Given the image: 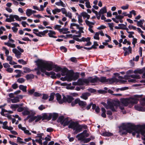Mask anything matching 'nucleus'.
I'll list each match as a JSON object with an SVG mask.
<instances>
[{
  "mask_svg": "<svg viewBox=\"0 0 145 145\" xmlns=\"http://www.w3.org/2000/svg\"><path fill=\"white\" fill-rule=\"evenodd\" d=\"M37 67L35 69L34 71H37V75L40 74L39 70H40L41 72H44L45 75L48 76L50 75V72H46V70L50 71L52 69V64L40 60L37 61Z\"/></svg>",
  "mask_w": 145,
  "mask_h": 145,
  "instance_id": "f257e3e1",
  "label": "nucleus"
},
{
  "mask_svg": "<svg viewBox=\"0 0 145 145\" xmlns=\"http://www.w3.org/2000/svg\"><path fill=\"white\" fill-rule=\"evenodd\" d=\"M82 16L84 18H87V19L85 20V22L86 25L89 26L88 30L91 33H93V31L92 28L93 27V25H95V21L91 22L88 20L89 19L90 16L86 12H84L82 13L81 15L78 14V22L80 25H82V23L83 22V20L82 19Z\"/></svg>",
  "mask_w": 145,
  "mask_h": 145,
  "instance_id": "f03ea898",
  "label": "nucleus"
},
{
  "mask_svg": "<svg viewBox=\"0 0 145 145\" xmlns=\"http://www.w3.org/2000/svg\"><path fill=\"white\" fill-rule=\"evenodd\" d=\"M141 96L140 95H136L133 98H126L122 99L121 100V103L125 106H127L129 104L133 105L134 104H137L138 103V101L139 100V98L141 97Z\"/></svg>",
  "mask_w": 145,
  "mask_h": 145,
  "instance_id": "7ed1b4c3",
  "label": "nucleus"
},
{
  "mask_svg": "<svg viewBox=\"0 0 145 145\" xmlns=\"http://www.w3.org/2000/svg\"><path fill=\"white\" fill-rule=\"evenodd\" d=\"M102 104L105 106L106 109H110L113 112H116L118 106L120 105V103L119 101H112L108 102L107 105L103 102L102 103Z\"/></svg>",
  "mask_w": 145,
  "mask_h": 145,
  "instance_id": "20e7f679",
  "label": "nucleus"
},
{
  "mask_svg": "<svg viewBox=\"0 0 145 145\" xmlns=\"http://www.w3.org/2000/svg\"><path fill=\"white\" fill-rule=\"evenodd\" d=\"M121 128L123 130H126L127 131L131 133L132 131L136 129V127L132 124L128 123L126 125H123Z\"/></svg>",
  "mask_w": 145,
  "mask_h": 145,
  "instance_id": "39448f33",
  "label": "nucleus"
},
{
  "mask_svg": "<svg viewBox=\"0 0 145 145\" xmlns=\"http://www.w3.org/2000/svg\"><path fill=\"white\" fill-rule=\"evenodd\" d=\"M17 48L19 51L16 48H15L12 49V51L15 54V56L18 59L21 57L22 53L24 52V50L21 48L19 46L17 47Z\"/></svg>",
  "mask_w": 145,
  "mask_h": 145,
  "instance_id": "423d86ee",
  "label": "nucleus"
},
{
  "mask_svg": "<svg viewBox=\"0 0 145 145\" xmlns=\"http://www.w3.org/2000/svg\"><path fill=\"white\" fill-rule=\"evenodd\" d=\"M145 125H142V126L138 127L135 130L136 133L137 134V137L138 138L139 137V133L145 137Z\"/></svg>",
  "mask_w": 145,
  "mask_h": 145,
  "instance_id": "0eeeda50",
  "label": "nucleus"
},
{
  "mask_svg": "<svg viewBox=\"0 0 145 145\" xmlns=\"http://www.w3.org/2000/svg\"><path fill=\"white\" fill-rule=\"evenodd\" d=\"M78 103L80 106L82 107H85L86 105V102L81 101L79 99H75L74 101L71 103V105L72 106H73Z\"/></svg>",
  "mask_w": 145,
  "mask_h": 145,
  "instance_id": "6e6552de",
  "label": "nucleus"
},
{
  "mask_svg": "<svg viewBox=\"0 0 145 145\" xmlns=\"http://www.w3.org/2000/svg\"><path fill=\"white\" fill-rule=\"evenodd\" d=\"M87 131L86 130L84 131L83 132L78 134L76 136V138L78 137V140H81L83 139L85 137H88L89 135V134L87 133Z\"/></svg>",
  "mask_w": 145,
  "mask_h": 145,
  "instance_id": "1a4fd4ad",
  "label": "nucleus"
},
{
  "mask_svg": "<svg viewBox=\"0 0 145 145\" xmlns=\"http://www.w3.org/2000/svg\"><path fill=\"white\" fill-rule=\"evenodd\" d=\"M33 33L35 34L37 36L39 37H42V36H44L46 34L48 33V30H44L43 31L39 32L38 33H36V32H38L39 30L37 29H34L33 30Z\"/></svg>",
  "mask_w": 145,
  "mask_h": 145,
  "instance_id": "9d476101",
  "label": "nucleus"
},
{
  "mask_svg": "<svg viewBox=\"0 0 145 145\" xmlns=\"http://www.w3.org/2000/svg\"><path fill=\"white\" fill-rule=\"evenodd\" d=\"M74 100V98L72 97L70 95L63 96V103L64 102H68V103H71Z\"/></svg>",
  "mask_w": 145,
  "mask_h": 145,
  "instance_id": "9b49d317",
  "label": "nucleus"
},
{
  "mask_svg": "<svg viewBox=\"0 0 145 145\" xmlns=\"http://www.w3.org/2000/svg\"><path fill=\"white\" fill-rule=\"evenodd\" d=\"M66 78L67 80L68 81H71L73 79V71H68L66 73Z\"/></svg>",
  "mask_w": 145,
  "mask_h": 145,
  "instance_id": "f8f14e48",
  "label": "nucleus"
},
{
  "mask_svg": "<svg viewBox=\"0 0 145 145\" xmlns=\"http://www.w3.org/2000/svg\"><path fill=\"white\" fill-rule=\"evenodd\" d=\"M52 114L51 113H50L48 115L46 113H44L42 114V120L46 119L48 120H50L52 117Z\"/></svg>",
  "mask_w": 145,
  "mask_h": 145,
  "instance_id": "ddd939ff",
  "label": "nucleus"
},
{
  "mask_svg": "<svg viewBox=\"0 0 145 145\" xmlns=\"http://www.w3.org/2000/svg\"><path fill=\"white\" fill-rule=\"evenodd\" d=\"M89 82H90L89 78L88 79H80L78 80V83L80 85H82L84 83L88 84Z\"/></svg>",
  "mask_w": 145,
  "mask_h": 145,
  "instance_id": "4468645a",
  "label": "nucleus"
},
{
  "mask_svg": "<svg viewBox=\"0 0 145 145\" xmlns=\"http://www.w3.org/2000/svg\"><path fill=\"white\" fill-rule=\"evenodd\" d=\"M35 114L34 112H32L31 111L29 110L28 109L24 110L22 112V114L24 115H28L30 114L34 115Z\"/></svg>",
  "mask_w": 145,
  "mask_h": 145,
  "instance_id": "2eb2a0df",
  "label": "nucleus"
},
{
  "mask_svg": "<svg viewBox=\"0 0 145 145\" xmlns=\"http://www.w3.org/2000/svg\"><path fill=\"white\" fill-rule=\"evenodd\" d=\"M107 82L108 83L110 84H112L114 82H117L119 81L118 79L115 78H111L107 79Z\"/></svg>",
  "mask_w": 145,
  "mask_h": 145,
  "instance_id": "dca6fc26",
  "label": "nucleus"
},
{
  "mask_svg": "<svg viewBox=\"0 0 145 145\" xmlns=\"http://www.w3.org/2000/svg\"><path fill=\"white\" fill-rule=\"evenodd\" d=\"M55 95L56 98V100L59 103L62 104L63 103V99H61V96L59 93L55 94Z\"/></svg>",
  "mask_w": 145,
  "mask_h": 145,
  "instance_id": "f3484780",
  "label": "nucleus"
},
{
  "mask_svg": "<svg viewBox=\"0 0 145 145\" xmlns=\"http://www.w3.org/2000/svg\"><path fill=\"white\" fill-rule=\"evenodd\" d=\"M83 126L79 125L78 123L74 129L75 130V133L76 134L82 131Z\"/></svg>",
  "mask_w": 145,
  "mask_h": 145,
  "instance_id": "a211bd4d",
  "label": "nucleus"
},
{
  "mask_svg": "<svg viewBox=\"0 0 145 145\" xmlns=\"http://www.w3.org/2000/svg\"><path fill=\"white\" fill-rule=\"evenodd\" d=\"M6 57H7V59L8 61H9V63L10 64L14 65L17 64L15 62L12 61V56H8Z\"/></svg>",
  "mask_w": 145,
  "mask_h": 145,
  "instance_id": "6ab92c4d",
  "label": "nucleus"
},
{
  "mask_svg": "<svg viewBox=\"0 0 145 145\" xmlns=\"http://www.w3.org/2000/svg\"><path fill=\"white\" fill-rule=\"evenodd\" d=\"M90 95V94L88 92H86L83 93L82 95L80 96V97L83 99L86 100L88 99V97Z\"/></svg>",
  "mask_w": 145,
  "mask_h": 145,
  "instance_id": "aec40b11",
  "label": "nucleus"
},
{
  "mask_svg": "<svg viewBox=\"0 0 145 145\" xmlns=\"http://www.w3.org/2000/svg\"><path fill=\"white\" fill-rule=\"evenodd\" d=\"M7 121H5L4 122H3L2 123L3 124V128L5 129H8V130H11L13 129V128L12 127H8L7 126Z\"/></svg>",
  "mask_w": 145,
  "mask_h": 145,
  "instance_id": "412c9836",
  "label": "nucleus"
},
{
  "mask_svg": "<svg viewBox=\"0 0 145 145\" xmlns=\"http://www.w3.org/2000/svg\"><path fill=\"white\" fill-rule=\"evenodd\" d=\"M37 137L39 138V139H37L35 140V141L38 142L40 144L42 145V140L44 139L43 138H42L41 134H39L37 136Z\"/></svg>",
  "mask_w": 145,
  "mask_h": 145,
  "instance_id": "4be33fe9",
  "label": "nucleus"
},
{
  "mask_svg": "<svg viewBox=\"0 0 145 145\" xmlns=\"http://www.w3.org/2000/svg\"><path fill=\"white\" fill-rule=\"evenodd\" d=\"M77 123L74 122H71V123L70 122L68 127L69 128H72L74 129L77 126Z\"/></svg>",
  "mask_w": 145,
  "mask_h": 145,
  "instance_id": "5701e85b",
  "label": "nucleus"
},
{
  "mask_svg": "<svg viewBox=\"0 0 145 145\" xmlns=\"http://www.w3.org/2000/svg\"><path fill=\"white\" fill-rule=\"evenodd\" d=\"M107 12L106 8L105 7H103L98 12L99 15H101Z\"/></svg>",
  "mask_w": 145,
  "mask_h": 145,
  "instance_id": "b1692460",
  "label": "nucleus"
},
{
  "mask_svg": "<svg viewBox=\"0 0 145 145\" xmlns=\"http://www.w3.org/2000/svg\"><path fill=\"white\" fill-rule=\"evenodd\" d=\"M70 120H69L68 118H64L63 121V126H65L66 125H68L70 123Z\"/></svg>",
  "mask_w": 145,
  "mask_h": 145,
  "instance_id": "393cba45",
  "label": "nucleus"
},
{
  "mask_svg": "<svg viewBox=\"0 0 145 145\" xmlns=\"http://www.w3.org/2000/svg\"><path fill=\"white\" fill-rule=\"evenodd\" d=\"M98 81H99L102 83L107 82V79L106 77H101L100 78H98Z\"/></svg>",
  "mask_w": 145,
  "mask_h": 145,
  "instance_id": "a878e982",
  "label": "nucleus"
},
{
  "mask_svg": "<svg viewBox=\"0 0 145 145\" xmlns=\"http://www.w3.org/2000/svg\"><path fill=\"white\" fill-rule=\"evenodd\" d=\"M145 71V68H143L141 69H138L135 70L134 71V73L135 74L138 73L139 74H142Z\"/></svg>",
  "mask_w": 145,
  "mask_h": 145,
  "instance_id": "bb28decb",
  "label": "nucleus"
},
{
  "mask_svg": "<svg viewBox=\"0 0 145 145\" xmlns=\"http://www.w3.org/2000/svg\"><path fill=\"white\" fill-rule=\"evenodd\" d=\"M89 80L90 82L91 83H95L98 81V78L97 77H95L94 78L90 77L89 78Z\"/></svg>",
  "mask_w": 145,
  "mask_h": 145,
  "instance_id": "cd10ccee",
  "label": "nucleus"
},
{
  "mask_svg": "<svg viewBox=\"0 0 145 145\" xmlns=\"http://www.w3.org/2000/svg\"><path fill=\"white\" fill-rule=\"evenodd\" d=\"M61 71L62 73L61 74L62 76H64L65 74L66 75V73L68 72V69L66 68H64L63 69L61 68Z\"/></svg>",
  "mask_w": 145,
  "mask_h": 145,
  "instance_id": "c85d7f7f",
  "label": "nucleus"
},
{
  "mask_svg": "<svg viewBox=\"0 0 145 145\" xmlns=\"http://www.w3.org/2000/svg\"><path fill=\"white\" fill-rule=\"evenodd\" d=\"M34 75L33 74H29L26 75L25 77L27 80L31 79L34 78Z\"/></svg>",
  "mask_w": 145,
  "mask_h": 145,
  "instance_id": "c756f323",
  "label": "nucleus"
},
{
  "mask_svg": "<svg viewBox=\"0 0 145 145\" xmlns=\"http://www.w3.org/2000/svg\"><path fill=\"white\" fill-rule=\"evenodd\" d=\"M53 68L55 69L53 70L56 72H58L61 70V68L57 66L56 65H55L54 67H52Z\"/></svg>",
  "mask_w": 145,
  "mask_h": 145,
  "instance_id": "7c9ffc66",
  "label": "nucleus"
},
{
  "mask_svg": "<svg viewBox=\"0 0 145 145\" xmlns=\"http://www.w3.org/2000/svg\"><path fill=\"white\" fill-rule=\"evenodd\" d=\"M64 119V118L63 116H59L57 120V122H60L61 124H63V121Z\"/></svg>",
  "mask_w": 145,
  "mask_h": 145,
  "instance_id": "2f4dec72",
  "label": "nucleus"
},
{
  "mask_svg": "<svg viewBox=\"0 0 145 145\" xmlns=\"http://www.w3.org/2000/svg\"><path fill=\"white\" fill-rule=\"evenodd\" d=\"M5 45H7L9 47H10L12 48H15L16 47V45L14 44H11L8 41V42H5Z\"/></svg>",
  "mask_w": 145,
  "mask_h": 145,
  "instance_id": "473e14b6",
  "label": "nucleus"
},
{
  "mask_svg": "<svg viewBox=\"0 0 145 145\" xmlns=\"http://www.w3.org/2000/svg\"><path fill=\"white\" fill-rule=\"evenodd\" d=\"M101 110L102 112L101 115V116L103 118H106V110L105 108H101Z\"/></svg>",
  "mask_w": 145,
  "mask_h": 145,
  "instance_id": "72a5a7b5",
  "label": "nucleus"
},
{
  "mask_svg": "<svg viewBox=\"0 0 145 145\" xmlns=\"http://www.w3.org/2000/svg\"><path fill=\"white\" fill-rule=\"evenodd\" d=\"M19 89L23 91L24 92H26V88L27 87L26 86H24L23 85H20L19 86Z\"/></svg>",
  "mask_w": 145,
  "mask_h": 145,
  "instance_id": "f704fd0d",
  "label": "nucleus"
},
{
  "mask_svg": "<svg viewBox=\"0 0 145 145\" xmlns=\"http://www.w3.org/2000/svg\"><path fill=\"white\" fill-rule=\"evenodd\" d=\"M26 13L27 16H29L32 14V10L31 9H27L26 10Z\"/></svg>",
  "mask_w": 145,
  "mask_h": 145,
  "instance_id": "c9c22d12",
  "label": "nucleus"
},
{
  "mask_svg": "<svg viewBox=\"0 0 145 145\" xmlns=\"http://www.w3.org/2000/svg\"><path fill=\"white\" fill-rule=\"evenodd\" d=\"M55 95V93L54 92L52 93H50V95L49 96L50 98L49 99V101H53L54 97V96Z\"/></svg>",
  "mask_w": 145,
  "mask_h": 145,
  "instance_id": "e433bc0d",
  "label": "nucleus"
},
{
  "mask_svg": "<svg viewBox=\"0 0 145 145\" xmlns=\"http://www.w3.org/2000/svg\"><path fill=\"white\" fill-rule=\"evenodd\" d=\"M55 4L57 6H61L63 7H65V5L63 3V2L61 0H59V1L56 2Z\"/></svg>",
  "mask_w": 145,
  "mask_h": 145,
  "instance_id": "4c0bfd02",
  "label": "nucleus"
},
{
  "mask_svg": "<svg viewBox=\"0 0 145 145\" xmlns=\"http://www.w3.org/2000/svg\"><path fill=\"white\" fill-rule=\"evenodd\" d=\"M135 108L137 110L139 111H143L144 109L138 105H136L135 106Z\"/></svg>",
  "mask_w": 145,
  "mask_h": 145,
  "instance_id": "58836bf2",
  "label": "nucleus"
},
{
  "mask_svg": "<svg viewBox=\"0 0 145 145\" xmlns=\"http://www.w3.org/2000/svg\"><path fill=\"white\" fill-rule=\"evenodd\" d=\"M144 21V20H140L139 21L137 22V25L138 26L140 27L142 26H143L142 25L143 24V22Z\"/></svg>",
  "mask_w": 145,
  "mask_h": 145,
  "instance_id": "ea45409f",
  "label": "nucleus"
},
{
  "mask_svg": "<svg viewBox=\"0 0 145 145\" xmlns=\"http://www.w3.org/2000/svg\"><path fill=\"white\" fill-rule=\"evenodd\" d=\"M11 101L13 103H16L19 102V99H18V97H16L13 99H11Z\"/></svg>",
  "mask_w": 145,
  "mask_h": 145,
  "instance_id": "a19ab883",
  "label": "nucleus"
},
{
  "mask_svg": "<svg viewBox=\"0 0 145 145\" xmlns=\"http://www.w3.org/2000/svg\"><path fill=\"white\" fill-rule=\"evenodd\" d=\"M129 77L135 79H139L140 78V77L139 75L133 74L130 76Z\"/></svg>",
  "mask_w": 145,
  "mask_h": 145,
  "instance_id": "79ce46f5",
  "label": "nucleus"
},
{
  "mask_svg": "<svg viewBox=\"0 0 145 145\" xmlns=\"http://www.w3.org/2000/svg\"><path fill=\"white\" fill-rule=\"evenodd\" d=\"M52 13L54 14H55L57 12H59L61 11V9L57 8H55L52 11Z\"/></svg>",
  "mask_w": 145,
  "mask_h": 145,
  "instance_id": "37998d69",
  "label": "nucleus"
},
{
  "mask_svg": "<svg viewBox=\"0 0 145 145\" xmlns=\"http://www.w3.org/2000/svg\"><path fill=\"white\" fill-rule=\"evenodd\" d=\"M23 69L24 70V72L25 73L29 72L33 70H30L29 68L27 67L23 68Z\"/></svg>",
  "mask_w": 145,
  "mask_h": 145,
  "instance_id": "c03bdc74",
  "label": "nucleus"
},
{
  "mask_svg": "<svg viewBox=\"0 0 145 145\" xmlns=\"http://www.w3.org/2000/svg\"><path fill=\"white\" fill-rule=\"evenodd\" d=\"M25 79L23 78H20L18 79L17 82L20 83H22L24 82L25 81Z\"/></svg>",
  "mask_w": 145,
  "mask_h": 145,
  "instance_id": "a18cd8bd",
  "label": "nucleus"
},
{
  "mask_svg": "<svg viewBox=\"0 0 145 145\" xmlns=\"http://www.w3.org/2000/svg\"><path fill=\"white\" fill-rule=\"evenodd\" d=\"M72 26H76V28L77 29L80 26L78 24H76L74 23H72L71 24L70 28L72 29H73V27H72Z\"/></svg>",
  "mask_w": 145,
  "mask_h": 145,
  "instance_id": "49530a36",
  "label": "nucleus"
},
{
  "mask_svg": "<svg viewBox=\"0 0 145 145\" xmlns=\"http://www.w3.org/2000/svg\"><path fill=\"white\" fill-rule=\"evenodd\" d=\"M90 38L89 37H87V38H85L84 37H82V39H81V42L82 41H86L88 42L90 40Z\"/></svg>",
  "mask_w": 145,
  "mask_h": 145,
  "instance_id": "de8ad7c7",
  "label": "nucleus"
},
{
  "mask_svg": "<svg viewBox=\"0 0 145 145\" xmlns=\"http://www.w3.org/2000/svg\"><path fill=\"white\" fill-rule=\"evenodd\" d=\"M65 15L66 17H68L69 18L72 19V14L71 12H67Z\"/></svg>",
  "mask_w": 145,
  "mask_h": 145,
  "instance_id": "09e8293b",
  "label": "nucleus"
},
{
  "mask_svg": "<svg viewBox=\"0 0 145 145\" xmlns=\"http://www.w3.org/2000/svg\"><path fill=\"white\" fill-rule=\"evenodd\" d=\"M58 115L57 113H54L52 114V120H55L57 118Z\"/></svg>",
  "mask_w": 145,
  "mask_h": 145,
  "instance_id": "8fccbe9b",
  "label": "nucleus"
},
{
  "mask_svg": "<svg viewBox=\"0 0 145 145\" xmlns=\"http://www.w3.org/2000/svg\"><path fill=\"white\" fill-rule=\"evenodd\" d=\"M17 141L20 144H25V143L23 141V139L20 137H18Z\"/></svg>",
  "mask_w": 145,
  "mask_h": 145,
  "instance_id": "3c124183",
  "label": "nucleus"
},
{
  "mask_svg": "<svg viewBox=\"0 0 145 145\" xmlns=\"http://www.w3.org/2000/svg\"><path fill=\"white\" fill-rule=\"evenodd\" d=\"M19 106V105L17 104H12L11 105L10 108L12 109H16Z\"/></svg>",
  "mask_w": 145,
  "mask_h": 145,
  "instance_id": "603ef678",
  "label": "nucleus"
},
{
  "mask_svg": "<svg viewBox=\"0 0 145 145\" xmlns=\"http://www.w3.org/2000/svg\"><path fill=\"white\" fill-rule=\"evenodd\" d=\"M123 49L124 51H127V50L128 49L129 52V53L131 54L132 53V48L130 46H129L128 48L125 47H124L123 48Z\"/></svg>",
  "mask_w": 145,
  "mask_h": 145,
  "instance_id": "864d4df0",
  "label": "nucleus"
},
{
  "mask_svg": "<svg viewBox=\"0 0 145 145\" xmlns=\"http://www.w3.org/2000/svg\"><path fill=\"white\" fill-rule=\"evenodd\" d=\"M5 112H8V111L4 108H2L1 109V114L3 116H6L4 114Z\"/></svg>",
  "mask_w": 145,
  "mask_h": 145,
  "instance_id": "5fc2aeb1",
  "label": "nucleus"
},
{
  "mask_svg": "<svg viewBox=\"0 0 145 145\" xmlns=\"http://www.w3.org/2000/svg\"><path fill=\"white\" fill-rule=\"evenodd\" d=\"M103 135L104 136H109L112 135V134L110 133L105 132L103 133Z\"/></svg>",
  "mask_w": 145,
  "mask_h": 145,
  "instance_id": "6e6d98bb",
  "label": "nucleus"
},
{
  "mask_svg": "<svg viewBox=\"0 0 145 145\" xmlns=\"http://www.w3.org/2000/svg\"><path fill=\"white\" fill-rule=\"evenodd\" d=\"M78 73L74 74L73 72V79L72 80H76L78 77Z\"/></svg>",
  "mask_w": 145,
  "mask_h": 145,
  "instance_id": "4d7b16f0",
  "label": "nucleus"
},
{
  "mask_svg": "<svg viewBox=\"0 0 145 145\" xmlns=\"http://www.w3.org/2000/svg\"><path fill=\"white\" fill-rule=\"evenodd\" d=\"M56 33L55 31H52L51 30L49 31V33H48V35L50 37H53V35H55Z\"/></svg>",
  "mask_w": 145,
  "mask_h": 145,
  "instance_id": "13d9d810",
  "label": "nucleus"
},
{
  "mask_svg": "<svg viewBox=\"0 0 145 145\" xmlns=\"http://www.w3.org/2000/svg\"><path fill=\"white\" fill-rule=\"evenodd\" d=\"M99 33L96 32L94 36V38L95 39L99 40Z\"/></svg>",
  "mask_w": 145,
  "mask_h": 145,
  "instance_id": "bf43d9fd",
  "label": "nucleus"
},
{
  "mask_svg": "<svg viewBox=\"0 0 145 145\" xmlns=\"http://www.w3.org/2000/svg\"><path fill=\"white\" fill-rule=\"evenodd\" d=\"M23 131L25 134H27L28 135H30L31 134V133L29 132V131L27 130L25 127Z\"/></svg>",
  "mask_w": 145,
  "mask_h": 145,
  "instance_id": "052dcab7",
  "label": "nucleus"
},
{
  "mask_svg": "<svg viewBox=\"0 0 145 145\" xmlns=\"http://www.w3.org/2000/svg\"><path fill=\"white\" fill-rule=\"evenodd\" d=\"M77 29L79 30V31H78V33H80L81 34L82 33H84V32L83 31V29H84V28L82 27H79Z\"/></svg>",
  "mask_w": 145,
  "mask_h": 145,
  "instance_id": "680f3d73",
  "label": "nucleus"
},
{
  "mask_svg": "<svg viewBox=\"0 0 145 145\" xmlns=\"http://www.w3.org/2000/svg\"><path fill=\"white\" fill-rule=\"evenodd\" d=\"M36 119L35 120V122H37L39 121L41 119H42V116L40 115H38L37 116H36Z\"/></svg>",
  "mask_w": 145,
  "mask_h": 145,
  "instance_id": "e2e57ef3",
  "label": "nucleus"
},
{
  "mask_svg": "<svg viewBox=\"0 0 145 145\" xmlns=\"http://www.w3.org/2000/svg\"><path fill=\"white\" fill-rule=\"evenodd\" d=\"M18 62L20 63H22L23 65H25L27 64L26 62L22 59H19L18 60Z\"/></svg>",
  "mask_w": 145,
  "mask_h": 145,
  "instance_id": "0e129e2a",
  "label": "nucleus"
},
{
  "mask_svg": "<svg viewBox=\"0 0 145 145\" xmlns=\"http://www.w3.org/2000/svg\"><path fill=\"white\" fill-rule=\"evenodd\" d=\"M56 73L55 72L53 71L50 72V75H51V77L53 78H56V76H55Z\"/></svg>",
  "mask_w": 145,
  "mask_h": 145,
  "instance_id": "69168bd1",
  "label": "nucleus"
},
{
  "mask_svg": "<svg viewBox=\"0 0 145 145\" xmlns=\"http://www.w3.org/2000/svg\"><path fill=\"white\" fill-rule=\"evenodd\" d=\"M49 97L48 95L46 94H43V97H42V99H43L46 100L47 99H48Z\"/></svg>",
  "mask_w": 145,
  "mask_h": 145,
  "instance_id": "338daca9",
  "label": "nucleus"
},
{
  "mask_svg": "<svg viewBox=\"0 0 145 145\" xmlns=\"http://www.w3.org/2000/svg\"><path fill=\"white\" fill-rule=\"evenodd\" d=\"M140 103L142 105H145V98L142 99L140 101Z\"/></svg>",
  "mask_w": 145,
  "mask_h": 145,
  "instance_id": "774afa93",
  "label": "nucleus"
}]
</instances>
